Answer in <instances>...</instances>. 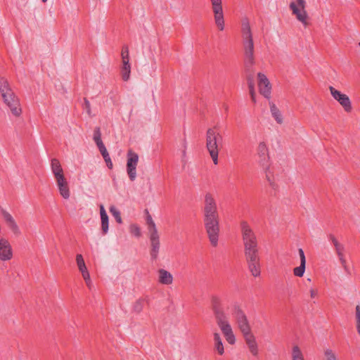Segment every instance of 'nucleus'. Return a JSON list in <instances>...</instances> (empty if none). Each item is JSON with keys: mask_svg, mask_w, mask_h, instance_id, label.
Instances as JSON below:
<instances>
[{"mask_svg": "<svg viewBox=\"0 0 360 360\" xmlns=\"http://www.w3.org/2000/svg\"><path fill=\"white\" fill-rule=\"evenodd\" d=\"M138 162V154L129 150L127 152V172L131 181H134L136 177V166Z\"/></svg>", "mask_w": 360, "mask_h": 360, "instance_id": "9d476101", "label": "nucleus"}, {"mask_svg": "<svg viewBox=\"0 0 360 360\" xmlns=\"http://www.w3.org/2000/svg\"><path fill=\"white\" fill-rule=\"evenodd\" d=\"M259 93L266 98L271 97V85L266 76L261 72L257 75Z\"/></svg>", "mask_w": 360, "mask_h": 360, "instance_id": "4468645a", "label": "nucleus"}, {"mask_svg": "<svg viewBox=\"0 0 360 360\" xmlns=\"http://www.w3.org/2000/svg\"><path fill=\"white\" fill-rule=\"evenodd\" d=\"M232 314L236 320L238 328L242 334L251 331L248 317L244 311L238 304H235L233 305Z\"/></svg>", "mask_w": 360, "mask_h": 360, "instance_id": "423d86ee", "label": "nucleus"}, {"mask_svg": "<svg viewBox=\"0 0 360 360\" xmlns=\"http://www.w3.org/2000/svg\"><path fill=\"white\" fill-rule=\"evenodd\" d=\"M131 73V65L129 64V61H124L122 62V66L121 69V75L122 78L124 81H128L130 77Z\"/></svg>", "mask_w": 360, "mask_h": 360, "instance_id": "a878e982", "label": "nucleus"}, {"mask_svg": "<svg viewBox=\"0 0 360 360\" xmlns=\"http://www.w3.org/2000/svg\"><path fill=\"white\" fill-rule=\"evenodd\" d=\"M204 226L211 245L217 247L219 236V216L214 195L207 193L204 199Z\"/></svg>", "mask_w": 360, "mask_h": 360, "instance_id": "f03ea898", "label": "nucleus"}, {"mask_svg": "<svg viewBox=\"0 0 360 360\" xmlns=\"http://www.w3.org/2000/svg\"><path fill=\"white\" fill-rule=\"evenodd\" d=\"M325 360H338L335 352L330 349H327L324 352Z\"/></svg>", "mask_w": 360, "mask_h": 360, "instance_id": "c9c22d12", "label": "nucleus"}, {"mask_svg": "<svg viewBox=\"0 0 360 360\" xmlns=\"http://www.w3.org/2000/svg\"><path fill=\"white\" fill-rule=\"evenodd\" d=\"M146 224L150 242V256L152 261L157 260L160 248V236L152 217L147 211Z\"/></svg>", "mask_w": 360, "mask_h": 360, "instance_id": "39448f33", "label": "nucleus"}, {"mask_svg": "<svg viewBox=\"0 0 360 360\" xmlns=\"http://www.w3.org/2000/svg\"><path fill=\"white\" fill-rule=\"evenodd\" d=\"M299 255L300 257V263H304L306 264V257L304 255V252L302 248H300L298 250Z\"/></svg>", "mask_w": 360, "mask_h": 360, "instance_id": "79ce46f5", "label": "nucleus"}, {"mask_svg": "<svg viewBox=\"0 0 360 360\" xmlns=\"http://www.w3.org/2000/svg\"><path fill=\"white\" fill-rule=\"evenodd\" d=\"M81 274H82V277L85 281H89V280H91L90 275H89L88 270L83 271L81 272Z\"/></svg>", "mask_w": 360, "mask_h": 360, "instance_id": "37998d69", "label": "nucleus"}, {"mask_svg": "<svg viewBox=\"0 0 360 360\" xmlns=\"http://www.w3.org/2000/svg\"><path fill=\"white\" fill-rule=\"evenodd\" d=\"M290 8L293 15H295L296 18L302 22L304 25H307V13L305 11L306 2L305 0H296L295 2L290 4Z\"/></svg>", "mask_w": 360, "mask_h": 360, "instance_id": "0eeeda50", "label": "nucleus"}, {"mask_svg": "<svg viewBox=\"0 0 360 360\" xmlns=\"http://www.w3.org/2000/svg\"><path fill=\"white\" fill-rule=\"evenodd\" d=\"M328 237H329L330 240H331V242L333 243V244L334 245L335 248L340 244L338 240L336 239V238L333 234H330L328 236Z\"/></svg>", "mask_w": 360, "mask_h": 360, "instance_id": "a18cd8bd", "label": "nucleus"}, {"mask_svg": "<svg viewBox=\"0 0 360 360\" xmlns=\"http://www.w3.org/2000/svg\"><path fill=\"white\" fill-rule=\"evenodd\" d=\"M246 74V80L248 85L249 91L255 89V69L254 66L249 68L244 67Z\"/></svg>", "mask_w": 360, "mask_h": 360, "instance_id": "6ab92c4d", "label": "nucleus"}, {"mask_svg": "<svg viewBox=\"0 0 360 360\" xmlns=\"http://www.w3.org/2000/svg\"><path fill=\"white\" fill-rule=\"evenodd\" d=\"M292 360H304L303 354L298 346H294L292 352Z\"/></svg>", "mask_w": 360, "mask_h": 360, "instance_id": "cd10ccee", "label": "nucleus"}, {"mask_svg": "<svg viewBox=\"0 0 360 360\" xmlns=\"http://www.w3.org/2000/svg\"><path fill=\"white\" fill-rule=\"evenodd\" d=\"M249 93H250L252 101L255 103H256V98H255L256 94H255V89L249 91Z\"/></svg>", "mask_w": 360, "mask_h": 360, "instance_id": "49530a36", "label": "nucleus"}, {"mask_svg": "<svg viewBox=\"0 0 360 360\" xmlns=\"http://www.w3.org/2000/svg\"><path fill=\"white\" fill-rule=\"evenodd\" d=\"M240 229L248 269L253 276L257 277L261 270L257 237L246 221L240 222Z\"/></svg>", "mask_w": 360, "mask_h": 360, "instance_id": "f257e3e1", "label": "nucleus"}, {"mask_svg": "<svg viewBox=\"0 0 360 360\" xmlns=\"http://www.w3.org/2000/svg\"><path fill=\"white\" fill-rule=\"evenodd\" d=\"M337 255H338L339 259H340V258H345L343 252H338Z\"/></svg>", "mask_w": 360, "mask_h": 360, "instance_id": "864d4df0", "label": "nucleus"}, {"mask_svg": "<svg viewBox=\"0 0 360 360\" xmlns=\"http://www.w3.org/2000/svg\"><path fill=\"white\" fill-rule=\"evenodd\" d=\"M110 212L117 223L121 224L122 222L120 212L115 206L110 207Z\"/></svg>", "mask_w": 360, "mask_h": 360, "instance_id": "2f4dec72", "label": "nucleus"}, {"mask_svg": "<svg viewBox=\"0 0 360 360\" xmlns=\"http://www.w3.org/2000/svg\"><path fill=\"white\" fill-rule=\"evenodd\" d=\"M359 46H360V42L359 43Z\"/></svg>", "mask_w": 360, "mask_h": 360, "instance_id": "4d7b16f0", "label": "nucleus"}, {"mask_svg": "<svg viewBox=\"0 0 360 360\" xmlns=\"http://www.w3.org/2000/svg\"><path fill=\"white\" fill-rule=\"evenodd\" d=\"M59 193L60 195L64 199H68L70 196V192L68 186V183L65 184H61L58 186Z\"/></svg>", "mask_w": 360, "mask_h": 360, "instance_id": "bb28decb", "label": "nucleus"}, {"mask_svg": "<svg viewBox=\"0 0 360 360\" xmlns=\"http://www.w3.org/2000/svg\"><path fill=\"white\" fill-rule=\"evenodd\" d=\"M263 168L264 169V172H265V175H266V179L268 181V182L269 183L270 186L273 189L276 190L277 188H278V185L275 182V178H274V173L271 171L269 165L266 166L265 167H263Z\"/></svg>", "mask_w": 360, "mask_h": 360, "instance_id": "5701e85b", "label": "nucleus"}, {"mask_svg": "<svg viewBox=\"0 0 360 360\" xmlns=\"http://www.w3.org/2000/svg\"><path fill=\"white\" fill-rule=\"evenodd\" d=\"M151 68H152V71L150 73V75L151 77H155V72H156V70H157V66H156V61H155V59L154 58H153V62H152V65H151Z\"/></svg>", "mask_w": 360, "mask_h": 360, "instance_id": "a19ab883", "label": "nucleus"}, {"mask_svg": "<svg viewBox=\"0 0 360 360\" xmlns=\"http://www.w3.org/2000/svg\"><path fill=\"white\" fill-rule=\"evenodd\" d=\"M94 141H95L96 144H100L101 143H103L101 140V132L99 127H96L94 131V136H93Z\"/></svg>", "mask_w": 360, "mask_h": 360, "instance_id": "473e14b6", "label": "nucleus"}, {"mask_svg": "<svg viewBox=\"0 0 360 360\" xmlns=\"http://www.w3.org/2000/svg\"><path fill=\"white\" fill-rule=\"evenodd\" d=\"M316 295H317V292H316V290H313V289H311V290H310V295H311V297H312V298H313V297H315L316 296Z\"/></svg>", "mask_w": 360, "mask_h": 360, "instance_id": "3c124183", "label": "nucleus"}, {"mask_svg": "<svg viewBox=\"0 0 360 360\" xmlns=\"http://www.w3.org/2000/svg\"><path fill=\"white\" fill-rule=\"evenodd\" d=\"M76 262H77V264L78 269L80 272L87 270L84 260L82 255L78 254L76 256Z\"/></svg>", "mask_w": 360, "mask_h": 360, "instance_id": "c85d7f7f", "label": "nucleus"}, {"mask_svg": "<svg viewBox=\"0 0 360 360\" xmlns=\"http://www.w3.org/2000/svg\"><path fill=\"white\" fill-rule=\"evenodd\" d=\"M339 260H340V262L341 263L342 266L347 265V262H346L345 258H340V259H339Z\"/></svg>", "mask_w": 360, "mask_h": 360, "instance_id": "603ef678", "label": "nucleus"}, {"mask_svg": "<svg viewBox=\"0 0 360 360\" xmlns=\"http://www.w3.org/2000/svg\"><path fill=\"white\" fill-rule=\"evenodd\" d=\"M241 32L243 40L253 39L251 28L248 19H244L242 22Z\"/></svg>", "mask_w": 360, "mask_h": 360, "instance_id": "412c9836", "label": "nucleus"}, {"mask_svg": "<svg viewBox=\"0 0 360 360\" xmlns=\"http://www.w3.org/2000/svg\"><path fill=\"white\" fill-rule=\"evenodd\" d=\"M104 160L106 162L108 167L111 169L112 167V162L111 161V159L110 158V160H108L106 158V159H104Z\"/></svg>", "mask_w": 360, "mask_h": 360, "instance_id": "09e8293b", "label": "nucleus"}, {"mask_svg": "<svg viewBox=\"0 0 360 360\" xmlns=\"http://www.w3.org/2000/svg\"><path fill=\"white\" fill-rule=\"evenodd\" d=\"M306 268V264L300 263V265L297 267H295L293 269V274L295 276L302 277L303 276Z\"/></svg>", "mask_w": 360, "mask_h": 360, "instance_id": "c756f323", "label": "nucleus"}, {"mask_svg": "<svg viewBox=\"0 0 360 360\" xmlns=\"http://www.w3.org/2000/svg\"><path fill=\"white\" fill-rule=\"evenodd\" d=\"M143 306H144V300L139 299L134 302V304L133 305V311L136 313H140L143 310Z\"/></svg>", "mask_w": 360, "mask_h": 360, "instance_id": "7c9ffc66", "label": "nucleus"}, {"mask_svg": "<svg viewBox=\"0 0 360 360\" xmlns=\"http://www.w3.org/2000/svg\"><path fill=\"white\" fill-rule=\"evenodd\" d=\"M222 136L217 129L210 128L206 134V148L214 165L218 164L219 149L221 146Z\"/></svg>", "mask_w": 360, "mask_h": 360, "instance_id": "20e7f679", "label": "nucleus"}, {"mask_svg": "<svg viewBox=\"0 0 360 360\" xmlns=\"http://www.w3.org/2000/svg\"><path fill=\"white\" fill-rule=\"evenodd\" d=\"M1 213L6 224L10 229V230L15 235H19L20 233V231L13 216L4 209L1 210Z\"/></svg>", "mask_w": 360, "mask_h": 360, "instance_id": "dca6fc26", "label": "nucleus"}, {"mask_svg": "<svg viewBox=\"0 0 360 360\" xmlns=\"http://www.w3.org/2000/svg\"><path fill=\"white\" fill-rule=\"evenodd\" d=\"M96 146L98 148V150L101 154L102 155L103 159L107 158L108 160H110V155L103 143H101L100 144H98Z\"/></svg>", "mask_w": 360, "mask_h": 360, "instance_id": "72a5a7b5", "label": "nucleus"}, {"mask_svg": "<svg viewBox=\"0 0 360 360\" xmlns=\"http://www.w3.org/2000/svg\"><path fill=\"white\" fill-rule=\"evenodd\" d=\"M329 89L333 97L342 106L345 111L347 112H352V106L349 96L341 93L333 86H329Z\"/></svg>", "mask_w": 360, "mask_h": 360, "instance_id": "9b49d317", "label": "nucleus"}, {"mask_svg": "<svg viewBox=\"0 0 360 360\" xmlns=\"http://www.w3.org/2000/svg\"><path fill=\"white\" fill-rule=\"evenodd\" d=\"M44 3L46 2L47 0H41Z\"/></svg>", "mask_w": 360, "mask_h": 360, "instance_id": "6e6d98bb", "label": "nucleus"}, {"mask_svg": "<svg viewBox=\"0 0 360 360\" xmlns=\"http://www.w3.org/2000/svg\"><path fill=\"white\" fill-rule=\"evenodd\" d=\"M55 179L56 181L57 186H58L61 184H68V181L65 179L64 174L61 175V176H58V177H56Z\"/></svg>", "mask_w": 360, "mask_h": 360, "instance_id": "58836bf2", "label": "nucleus"}, {"mask_svg": "<svg viewBox=\"0 0 360 360\" xmlns=\"http://www.w3.org/2000/svg\"><path fill=\"white\" fill-rule=\"evenodd\" d=\"M216 323L228 343L230 345H234L236 342V337L233 334L231 324L229 323L228 317L226 316L217 320Z\"/></svg>", "mask_w": 360, "mask_h": 360, "instance_id": "6e6552de", "label": "nucleus"}, {"mask_svg": "<svg viewBox=\"0 0 360 360\" xmlns=\"http://www.w3.org/2000/svg\"><path fill=\"white\" fill-rule=\"evenodd\" d=\"M243 335L251 354L253 356H257L258 354V347L255 335L251 331L243 333Z\"/></svg>", "mask_w": 360, "mask_h": 360, "instance_id": "f3484780", "label": "nucleus"}, {"mask_svg": "<svg viewBox=\"0 0 360 360\" xmlns=\"http://www.w3.org/2000/svg\"><path fill=\"white\" fill-rule=\"evenodd\" d=\"M130 231L132 234H134L136 237L141 236V230H140L139 227L136 224H132L130 226Z\"/></svg>", "mask_w": 360, "mask_h": 360, "instance_id": "4c0bfd02", "label": "nucleus"}, {"mask_svg": "<svg viewBox=\"0 0 360 360\" xmlns=\"http://www.w3.org/2000/svg\"><path fill=\"white\" fill-rule=\"evenodd\" d=\"M356 313H355V318H356V330L360 335V305H356L355 309Z\"/></svg>", "mask_w": 360, "mask_h": 360, "instance_id": "f704fd0d", "label": "nucleus"}, {"mask_svg": "<svg viewBox=\"0 0 360 360\" xmlns=\"http://www.w3.org/2000/svg\"><path fill=\"white\" fill-rule=\"evenodd\" d=\"M86 285L91 288V280H89V281H85Z\"/></svg>", "mask_w": 360, "mask_h": 360, "instance_id": "5fc2aeb1", "label": "nucleus"}, {"mask_svg": "<svg viewBox=\"0 0 360 360\" xmlns=\"http://www.w3.org/2000/svg\"><path fill=\"white\" fill-rule=\"evenodd\" d=\"M214 15L215 23L220 31L224 29V20L221 0H210Z\"/></svg>", "mask_w": 360, "mask_h": 360, "instance_id": "f8f14e48", "label": "nucleus"}, {"mask_svg": "<svg viewBox=\"0 0 360 360\" xmlns=\"http://www.w3.org/2000/svg\"><path fill=\"white\" fill-rule=\"evenodd\" d=\"M100 214L101 220V229L103 231V234L105 235L108 233V231L109 219L108 216L103 205H100Z\"/></svg>", "mask_w": 360, "mask_h": 360, "instance_id": "aec40b11", "label": "nucleus"}, {"mask_svg": "<svg viewBox=\"0 0 360 360\" xmlns=\"http://www.w3.org/2000/svg\"><path fill=\"white\" fill-rule=\"evenodd\" d=\"M342 268L344 269L347 275L351 276V271H350L349 267L347 266V265L343 266Z\"/></svg>", "mask_w": 360, "mask_h": 360, "instance_id": "8fccbe9b", "label": "nucleus"}, {"mask_svg": "<svg viewBox=\"0 0 360 360\" xmlns=\"http://www.w3.org/2000/svg\"><path fill=\"white\" fill-rule=\"evenodd\" d=\"M158 281L162 285H170L173 282L172 275L167 270L160 269L158 271Z\"/></svg>", "mask_w": 360, "mask_h": 360, "instance_id": "a211bd4d", "label": "nucleus"}, {"mask_svg": "<svg viewBox=\"0 0 360 360\" xmlns=\"http://www.w3.org/2000/svg\"><path fill=\"white\" fill-rule=\"evenodd\" d=\"M335 249L336 253L340 252H344V250H345V248H344L343 245H342L340 243L338 245H337L335 248Z\"/></svg>", "mask_w": 360, "mask_h": 360, "instance_id": "de8ad7c7", "label": "nucleus"}, {"mask_svg": "<svg viewBox=\"0 0 360 360\" xmlns=\"http://www.w3.org/2000/svg\"><path fill=\"white\" fill-rule=\"evenodd\" d=\"M0 94L12 114L19 117L22 113L20 100L11 88L8 80L3 77H0Z\"/></svg>", "mask_w": 360, "mask_h": 360, "instance_id": "7ed1b4c3", "label": "nucleus"}, {"mask_svg": "<svg viewBox=\"0 0 360 360\" xmlns=\"http://www.w3.org/2000/svg\"><path fill=\"white\" fill-rule=\"evenodd\" d=\"M210 307L213 311L215 321L226 317L225 312L221 307L220 297L216 295H212L210 297Z\"/></svg>", "mask_w": 360, "mask_h": 360, "instance_id": "ddd939ff", "label": "nucleus"}, {"mask_svg": "<svg viewBox=\"0 0 360 360\" xmlns=\"http://www.w3.org/2000/svg\"><path fill=\"white\" fill-rule=\"evenodd\" d=\"M270 110L273 117L278 124L283 123V117L281 111L273 102H269Z\"/></svg>", "mask_w": 360, "mask_h": 360, "instance_id": "b1692460", "label": "nucleus"}, {"mask_svg": "<svg viewBox=\"0 0 360 360\" xmlns=\"http://www.w3.org/2000/svg\"><path fill=\"white\" fill-rule=\"evenodd\" d=\"M51 172L53 174L54 177H58L64 174L63 169L59 160L56 158H53L51 162Z\"/></svg>", "mask_w": 360, "mask_h": 360, "instance_id": "4be33fe9", "label": "nucleus"}, {"mask_svg": "<svg viewBox=\"0 0 360 360\" xmlns=\"http://www.w3.org/2000/svg\"><path fill=\"white\" fill-rule=\"evenodd\" d=\"M121 56L122 62L129 61V49L127 46L122 47Z\"/></svg>", "mask_w": 360, "mask_h": 360, "instance_id": "e433bc0d", "label": "nucleus"}, {"mask_svg": "<svg viewBox=\"0 0 360 360\" xmlns=\"http://www.w3.org/2000/svg\"><path fill=\"white\" fill-rule=\"evenodd\" d=\"M258 162L262 167L269 165V150L264 142H260L257 147Z\"/></svg>", "mask_w": 360, "mask_h": 360, "instance_id": "2eb2a0df", "label": "nucleus"}, {"mask_svg": "<svg viewBox=\"0 0 360 360\" xmlns=\"http://www.w3.org/2000/svg\"><path fill=\"white\" fill-rule=\"evenodd\" d=\"M214 349L217 352V353L219 355H222L224 353V348L221 338L218 333H214Z\"/></svg>", "mask_w": 360, "mask_h": 360, "instance_id": "393cba45", "label": "nucleus"}, {"mask_svg": "<svg viewBox=\"0 0 360 360\" xmlns=\"http://www.w3.org/2000/svg\"><path fill=\"white\" fill-rule=\"evenodd\" d=\"M244 50V67L254 66L255 58L254 55V42L253 39L243 40Z\"/></svg>", "mask_w": 360, "mask_h": 360, "instance_id": "1a4fd4ad", "label": "nucleus"}, {"mask_svg": "<svg viewBox=\"0 0 360 360\" xmlns=\"http://www.w3.org/2000/svg\"><path fill=\"white\" fill-rule=\"evenodd\" d=\"M328 237H329L330 240H331V242L333 243V244L334 245L335 248L340 244L338 240L336 239V238L333 234H330L328 236Z\"/></svg>", "mask_w": 360, "mask_h": 360, "instance_id": "c03bdc74", "label": "nucleus"}, {"mask_svg": "<svg viewBox=\"0 0 360 360\" xmlns=\"http://www.w3.org/2000/svg\"><path fill=\"white\" fill-rule=\"evenodd\" d=\"M84 108L86 110V113L89 116H91V105H90L89 101L86 98H84Z\"/></svg>", "mask_w": 360, "mask_h": 360, "instance_id": "ea45409f", "label": "nucleus"}]
</instances>
